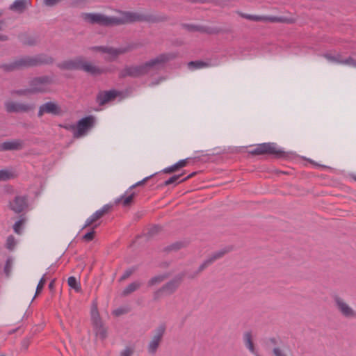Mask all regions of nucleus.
Instances as JSON below:
<instances>
[{"label":"nucleus","mask_w":356,"mask_h":356,"mask_svg":"<svg viewBox=\"0 0 356 356\" xmlns=\"http://www.w3.org/2000/svg\"><path fill=\"white\" fill-rule=\"evenodd\" d=\"M120 17H107L100 13H82L83 19L92 24L102 26L120 25L134 23L136 22H145L157 24L168 22L170 18L168 15L161 14H141L135 12H120Z\"/></svg>","instance_id":"obj_1"},{"label":"nucleus","mask_w":356,"mask_h":356,"mask_svg":"<svg viewBox=\"0 0 356 356\" xmlns=\"http://www.w3.org/2000/svg\"><path fill=\"white\" fill-rule=\"evenodd\" d=\"M54 58L46 54H39L33 56L17 58L7 63L0 64V69L5 72H12L24 68L33 67L43 65H51Z\"/></svg>","instance_id":"obj_2"},{"label":"nucleus","mask_w":356,"mask_h":356,"mask_svg":"<svg viewBox=\"0 0 356 356\" xmlns=\"http://www.w3.org/2000/svg\"><path fill=\"white\" fill-rule=\"evenodd\" d=\"M177 54L172 52L160 54L156 57L142 63L145 75L152 71H159L163 69L167 63L174 60Z\"/></svg>","instance_id":"obj_3"},{"label":"nucleus","mask_w":356,"mask_h":356,"mask_svg":"<svg viewBox=\"0 0 356 356\" xmlns=\"http://www.w3.org/2000/svg\"><path fill=\"white\" fill-rule=\"evenodd\" d=\"M252 155H273L275 158L280 159L286 156V152L278 149L274 143H264L259 144L255 148L249 151Z\"/></svg>","instance_id":"obj_4"},{"label":"nucleus","mask_w":356,"mask_h":356,"mask_svg":"<svg viewBox=\"0 0 356 356\" xmlns=\"http://www.w3.org/2000/svg\"><path fill=\"white\" fill-rule=\"evenodd\" d=\"M95 121V118L93 115H88L79 120L76 126L72 124L69 127L66 126L65 128L73 131L74 138H80L94 127Z\"/></svg>","instance_id":"obj_5"},{"label":"nucleus","mask_w":356,"mask_h":356,"mask_svg":"<svg viewBox=\"0 0 356 356\" xmlns=\"http://www.w3.org/2000/svg\"><path fill=\"white\" fill-rule=\"evenodd\" d=\"M332 298L335 308L343 317L348 319H356V311L343 298L334 295Z\"/></svg>","instance_id":"obj_6"},{"label":"nucleus","mask_w":356,"mask_h":356,"mask_svg":"<svg viewBox=\"0 0 356 356\" xmlns=\"http://www.w3.org/2000/svg\"><path fill=\"white\" fill-rule=\"evenodd\" d=\"M166 327L165 324L159 325L155 330V334L152 338L147 346V351L151 355H154L162 341Z\"/></svg>","instance_id":"obj_7"},{"label":"nucleus","mask_w":356,"mask_h":356,"mask_svg":"<svg viewBox=\"0 0 356 356\" xmlns=\"http://www.w3.org/2000/svg\"><path fill=\"white\" fill-rule=\"evenodd\" d=\"M91 317L96 335L102 340L106 339L107 337V329L103 324L97 307H95L92 309Z\"/></svg>","instance_id":"obj_8"},{"label":"nucleus","mask_w":356,"mask_h":356,"mask_svg":"<svg viewBox=\"0 0 356 356\" xmlns=\"http://www.w3.org/2000/svg\"><path fill=\"white\" fill-rule=\"evenodd\" d=\"M56 83L54 76L44 75L31 78L29 84L31 89H41L53 86Z\"/></svg>","instance_id":"obj_9"},{"label":"nucleus","mask_w":356,"mask_h":356,"mask_svg":"<svg viewBox=\"0 0 356 356\" xmlns=\"http://www.w3.org/2000/svg\"><path fill=\"white\" fill-rule=\"evenodd\" d=\"M8 207L15 213H22L27 211L28 198L26 195H16L8 204Z\"/></svg>","instance_id":"obj_10"},{"label":"nucleus","mask_w":356,"mask_h":356,"mask_svg":"<svg viewBox=\"0 0 356 356\" xmlns=\"http://www.w3.org/2000/svg\"><path fill=\"white\" fill-rule=\"evenodd\" d=\"M236 13L239 15L241 17L245 19L254 21V22H261V21H268L270 22H283V23H293V19L285 18V17H266V16H259V15H252L243 13L240 11H237Z\"/></svg>","instance_id":"obj_11"},{"label":"nucleus","mask_w":356,"mask_h":356,"mask_svg":"<svg viewBox=\"0 0 356 356\" xmlns=\"http://www.w3.org/2000/svg\"><path fill=\"white\" fill-rule=\"evenodd\" d=\"M145 76L142 64L138 65H126L119 72L120 79H124L127 76L138 78Z\"/></svg>","instance_id":"obj_12"},{"label":"nucleus","mask_w":356,"mask_h":356,"mask_svg":"<svg viewBox=\"0 0 356 356\" xmlns=\"http://www.w3.org/2000/svg\"><path fill=\"white\" fill-rule=\"evenodd\" d=\"M83 56H77L73 59L64 60L57 65L62 70H81L83 64Z\"/></svg>","instance_id":"obj_13"},{"label":"nucleus","mask_w":356,"mask_h":356,"mask_svg":"<svg viewBox=\"0 0 356 356\" xmlns=\"http://www.w3.org/2000/svg\"><path fill=\"white\" fill-rule=\"evenodd\" d=\"M142 46L143 44L141 43H131L126 47H120L117 49L109 47L106 54L111 55L113 58H116L121 54H124L127 52L131 51Z\"/></svg>","instance_id":"obj_14"},{"label":"nucleus","mask_w":356,"mask_h":356,"mask_svg":"<svg viewBox=\"0 0 356 356\" xmlns=\"http://www.w3.org/2000/svg\"><path fill=\"white\" fill-rule=\"evenodd\" d=\"M181 26L183 29L190 32L197 31L200 33H206L208 34H218L221 31L220 29L217 28H210L204 26H199L185 23L181 24Z\"/></svg>","instance_id":"obj_15"},{"label":"nucleus","mask_w":356,"mask_h":356,"mask_svg":"<svg viewBox=\"0 0 356 356\" xmlns=\"http://www.w3.org/2000/svg\"><path fill=\"white\" fill-rule=\"evenodd\" d=\"M81 70L92 76L101 75L106 72L104 69L100 68L93 63L86 60L83 57Z\"/></svg>","instance_id":"obj_16"},{"label":"nucleus","mask_w":356,"mask_h":356,"mask_svg":"<svg viewBox=\"0 0 356 356\" xmlns=\"http://www.w3.org/2000/svg\"><path fill=\"white\" fill-rule=\"evenodd\" d=\"M183 279V275H178L161 286L164 293L171 295L176 291Z\"/></svg>","instance_id":"obj_17"},{"label":"nucleus","mask_w":356,"mask_h":356,"mask_svg":"<svg viewBox=\"0 0 356 356\" xmlns=\"http://www.w3.org/2000/svg\"><path fill=\"white\" fill-rule=\"evenodd\" d=\"M5 107L8 113L27 112L32 108L31 106L28 104H20L14 102H5Z\"/></svg>","instance_id":"obj_18"},{"label":"nucleus","mask_w":356,"mask_h":356,"mask_svg":"<svg viewBox=\"0 0 356 356\" xmlns=\"http://www.w3.org/2000/svg\"><path fill=\"white\" fill-rule=\"evenodd\" d=\"M60 109L58 105L54 102H49L42 104L38 113V117H41L44 113H51L53 115H59Z\"/></svg>","instance_id":"obj_19"},{"label":"nucleus","mask_w":356,"mask_h":356,"mask_svg":"<svg viewBox=\"0 0 356 356\" xmlns=\"http://www.w3.org/2000/svg\"><path fill=\"white\" fill-rule=\"evenodd\" d=\"M120 95L118 90H108L104 92H100L97 96V102L100 106L113 100L117 96Z\"/></svg>","instance_id":"obj_20"},{"label":"nucleus","mask_w":356,"mask_h":356,"mask_svg":"<svg viewBox=\"0 0 356 356\" xmlns=\"http://www.w3.org/2000/svg\"><path fill=\"white\" fill-rule=\"evenodd\" d=\"M18 38L26 46H35L39 43V37L38 35H30L26 33H20L18 35Z\"/></svg>","instance_id":"obj_21"},{"label":"nucleus","mask_w":356,"mask_h":356,"mask_svg":"<svg viewBox=\"0 0 356 356\" xmlns=\"http://www.w3.org/2000/svg\"><path fill=\"white\" fill-rule=\"evenodd\" d=\"M23 143L20 140H8L0 144V152L21 149Z\"/></svg>","instance_id":"obj_22"},{"label":"nucleus","mask_w":356,"mask_h":356,"mask_svg":"<svg viewBox=\"0 0 356 356\" xmlns=\"http://www.w3.org/2000/svg\"><path fill=\"white\" fill-rule=\"evenodd\" d=\"M29 4H30V2L28 0H16L10 5V9L13 11L22 13L26 9Z\"/></svg>","instance_id":"obj_23"},{"label":"nucleus","mask_w":356,"mask_h":356,"mask_svg":"<svg viewBox=\"0 0 356 356\" xmlns=\"http://www.w3.org/2000/svg\"><path fill=\"white\" fill-rule=\"evenodd\" d=\"M210 66L211 63L200 60L190 61L187 63V67L190 70L209 67Z\"/></svg>","instance_id":"obj_24"},{"label":"nucleus","mask_w":356,"mask_h":356,"mask_svg":"<svg viewBox=\"0 0 356 356\" xmlns=\"http://www.w3.org/2000/svg\"><path fill=\"white\" fill-rule=\"evenodd\" d=\"M104 216V215L102 213V211L97 210L86 220L85 225L82 227V229L92 225L97 220L102 218Z\"/></svg>","instance_id":"obj_25"},{"label":"nucleus","mask_w":356,"mask_h":356,"mask_svg":"<svg viewBox=\"0 0 356 356\" xmlns=\"http://www.w3.org/2000/svg\"><path fill=\"white\" fill-rule=\"evenodd\" d=\"M243 341L247 348L252 353H255V348L252 339L251 332H245L243 334Z\"/></svg>","instance_id":"obj_26"},{"label":"nucleus","mask_w":356,"mask_h":356,"mask_svg":"<svg viewBox=\"0 0 356 356\" xmlns=\"http://www.w3.org/2000/svg\"><path fill=\"white\" fill-rule=\"evenodd\" d=\"M232 248H223L222 250L213 252L209 258L213 264L215 261L222 258L225 254L230 252Z\"/></svg>","instance_id":"obj_27"},{"label":"nucleus","mask_w":356,"mask_h":356,"mask_svg":"<svg viewBox=\"0 0 356 356\" xmlns=\"http://www.w3.org/2000/svg\"><path fill=\"white\" fill-rule=\"evenodd\" d=\"M141 286L140 282H134L129 284L122 291V296H127L131 293L138 290Z\"/></svg>","instance_id":"obj_28"},{"label":"nucleus","mask_w":356,"mask_h":356,"mask_svg":"<svg viewBox=\"0 0 356 356\" xmlns=\"http://www.w3.org/2000/svg\"><path fill=\"white\" fill-rule=\"evenodd\" d=\"M168 277V275L167 274L163 275H159L156 276H154L152 277L147 282L148 286H152L156 284H159L163 282L165 280H166Z\"/></svg>","instance_id":"obj_29"},{"label":"nucleus","mask_w":356,"mask_h":356,"mask_svg":"<svg viewBox=\"0 0 356 356\" xmlns=\"http://www.w3.org/2000/svg\"><path fill=\"white\" fill-rule=\"evenodd\" d=\"M26 218L24 217V214L20 216V218L16 221L13 225L14 232L20 234L22 233V228L23 225L25 224Z\"/></svg>","instance_id":"obj_30"},{"label":"nucleus","mask_w":356,"mask_h":356,"mask_svg":"<svg viewBox=\"0 0 356 356\" xmlns=\"http://www.w3.org/2000/svg\"><path fill=\"white\" fill-rule=\"evenodd\" d=\"M212 264V262L209 259V258H207L205 259L202 264L198 267L197 271L193 275H191L189 277L193 279L197 276L201 272H202L204 269H206L208 266Z\"/></svg>","instance_id":"obj_31"},{"label":"nucleus","mask_w":356,"mask_h":356,"mask_svg":"<svg viewBox=\"0 0 356 356\" xmlns=\"http://www.w3.org/2000/svg\"><path fill=\"white\" fill-rule=\"evenodd\" d=\"M135 195H136V193L132 192L131 194H129L128 196H127L125 197H124V195H122L121 197L117 199L115 202L119 203L122 200L123 206L127 207L131 203Z\"/></svg>","instance_id":"obj_32"},{"label":"nucleus","mask_w":356,"mask_h":356,"mask_svg":"<svg viewBox=\"0 0 356 356\" xmlns=\"http://www.w3.org/2000/svg\"><path fill=\"white\" fill-rule=\"evenodd\" d=\"M68 285L76 292H79L81 290L80 283L77 281L75 277L71 276L67 280Z\"/></svg>","instance_id":"obj_33"},{"label":"nucleus","mask_w":356,"mask_h":356,"mask_svg":"<svg viewBox=\"0 0 356 356\" xmlns=\"http://www.w3.org/2000/svg\"><path fill=\"white\" fill-rule=\"evenodd\" d=\"M184 246V243L183 242H175L172 243L164 248L165 252H171V251H177L182 248Z\"/></svg>","instance_id":"obj_34"},{"label":"nucleus","mask_w":356,"mask_h":356,"mask_svg":"<svg viewBox=\"0 0 356 356\" xmlns=\"http://www.w3.org/2000/svg\"><path fill=\"white\" fill-rule=\"evenodd\" d=\"M230 2V0H206V3H211L222 8L229 6Z\"/></svg>","instance_id":"obj_35"},{"label":"nucleus","mask_w":356,"mask_h":356,"mask_svg":"<svg viewBox=\"0 0 356 356\" xmlns=\"http://www.w3.org/2000/svg\"><path fill=\"white\" fill-rule=\"evenodd\" d=\"M98 225H99V224L93 225L91 231L88 232V233H86V234H84L83 236V240H84L86 241H92L95 237V229L97 228L98 227Z\"/></svg>","instance_id":"obj_36"},{"label":"nucleus","mask_w":356,"mask_h":356,"mask_svg":"<svg viewBox=\"0 0 356 356\" xmlns=\"http://www.w3.org/2000/svg\"><path fill=\"white\" fill-rule=\"evenodd\" d=\"M14 177L12 172L7 170H0V181H7Z\"/></svg>","instance_id":"obj_37"},{"label":"nucleus","mask_w":356,"mask_h":356,"mask_svg":"<svg viewBox=\"0 0 356 356\" xmlns=\"http://www.w3.org/2000/svg\"><path fill=\"white\" fill-rule=\"evenodd\" d=\"M45 275L46 274H44L42 278L40 280L38 284V286L36 287V291H35V296L32 300V301L34 300V298L42 291L45 283H46V279H45Z\"/></svg>","instance_id":"obj_38"},{"label":"nucleus","mask_w":356,"mask_h":356,"mask_svg":"<svg viewBox=\"0 0 356 356\" xmlns=\"http://www.w3.org/2000/svg\"><path fill=\"white\" fill-rule=\"evenodd\" d=\"M161 227L160 226L154 225L148 229L147 235L148 237H153L157 234H159L161 232Z\"/></svg>","instance_id":"obj_39"},{"label":"nucleus","mask_w":356,"mask_h":356,"mask_svg":"<svg viewBox=\"0 0 356 356\" xmlns=\"http://www.w3.org/2000/svg\"><path fill=\"white\" fill-rule=\"evenodd\" d=\"M16 242L15 238L13 235L9 236L6 240V248L9 250H13L15 246Z\"/></svg>","instance_id":"obj_40"},{"label":"nucleus","mask_w":356,"mask_h":356,"mask_svg":"<svg viewBox=\"0 0 356 356\" xmlns=\"http://www.w3.org/2000/svg\"><path fill=\"white\" fill-rule=\"evenodd\" d=\"M137 268H138L136 266H133L130 268L127 269L123 273V275L121 276L120 280H124L129 277L137 270Z\"/></svg>","instance_id":"obj_41"},{"label":"nucleus","mask_w":356,"mask_h":356,"mask_svg":"<svg viewBox=\"0 0 356 356\" xmlns=\"http://www.w3.org/2000/svg\"><path fill=\"white\" fill-rule=\"evenodd\" d=\"M154 175H149L145 178H144L143 180L138 181L137 183L134 184V185L131 186L128 191H126V194L128 193L129 191L132 190L133 188L143 185L145 183H146L150 178H152Z\"/></svg>","instance_id":"obj_42"},{"label":"nucleus","mask_w":356,"mask_h":356,"mask_svg":"<svg viewBox=\"0 0 356 356\" xmlns=\"http://www.w3.org/2000/svg\"><path fill=\"white\" fill-rule=\"evenodd\" d=\"M181 175H182V174L177 175H173L172 177H170L168 179L165 181L163 182V184H162L161 186H168V185L172 184L175 183L180 178V177Z\"/></svg>","instance_id":"obj_43"},{"label":"nucleus","mask_w":356,"mask_h":356,"mask_svg":"<svg viewBox=\"0 0 356 356\" xmlns=\"http://www.w3.org/2000/svg\"><path fill=\"white\" fill-rule=\"evenodd\" d=\"M324 57L327 59L329 61L340 63L341 59L339 58V56H333L330 54H326L324 55Z\"/></svg>","instance_id":"obj_44"},{"label":"nucleus","mask_w":356,"mask_h":356,"mask_svg":"<svg viewBox=\"0 0 356 356\" xmlns=\"http://www.w3.org/2000/svg\"><path fill=\"white\" fill-rule=\"evenodd\" d=\"M177 170H178V169H177V168L176 164H174V165H171V166H170V167H168V168H166L163 169V172L164 173L170 174V173H172V172H174L177 171Z\"/></svg>","instance_id":"obj_45"},{"label":"nucleus","mask_w":356,"mask_h":356,"mask_svg":"<svg viewBox=\"0 0 356 356\" xmlns=\"http://www.w3.org/2000/svg\"><path fill=\"white\" fill-rule=\"evenodd\" d=\"M273 353L275 356H286V355L280 348L277 347L273 348Z\"/></svg>","instance_id":"obj_46"},{"label":"nucleus","mask_w":356,"mask_h":356,"mask_svg":"<svg viewBox=\"0 0 356 356\" xmlns=\"http://www.w3.org/2000/svg\"><path fill=\"white\" fill-rule=\"evenodd\" d=\"M164 293L163 290L161 289V287L159 288L158 290H156L155 292H154V300H158L161 296V294Z\"/></svg>","instance_id":"obj_47"},{"label":"nucleus","mask_w":356,"mask_h":356,"mask_svg":"<svg viewBox=\"0 0 356 356\" xmlns=\"http://www.w3.org/2000/svg\"><path fill=\"white\" fill-rule=\"evenodd\" d=\"M188 159H183L179 161L177 163H176V165L177 169L179 170L181 168L185 167L187 165Z\"/></svg>","instance_id":"obj_48"},{"label":"nucleus","mask_w":356,"mask_h":356,"mask_svg":"<svg viewBox=\"0 0 356 356\" xmlns=\"http://www.w3.org/2000/svg\"><path fill=\"white\" fill-rule=\"evenodd\" d=\"M133 354V350L130 348H126L124 350H122L120 353V356H131Z\"/></svg>","instance_id":"obj_49"},{"label":"nucleus","mask_w":356,"mask_h":356,"mask_svg":"<svg viewBox=\"0 0 356 356\" xmlns=\"http://www.w3.org/2000/svg\"><path fill=\"white\" fill-rule=\"evenodd\" d=\"M355 59H354L353 58H352L351 56H349L347 58L344 59V60H341V62L340 63L341 64H344V65H351L353 62L355 60Z\"/></svg>","instance_id":"obj_50"},{"label":"nucleus","mask_w":356,"mask_h":356,"mask_svg":"<svg viewBox=\"0 0 356 356\" xmlns=\"http://www.w3.org/2000/svg\"><path fill=\"white\" fill-rule=\"evenodd\" d=\"M127 312V311L124 309H122V308H118L115 310L113 311V314L115 316H119L120 315H122L124 314H125Z\"/></svg>","instance_id":"obj_51"},{"label":"nucleus","mask_w":356,"mask_h":356,"mask_svg":"<svg viewBox=\"0 0 356 356\" xmlns=\"http://www.w3.org/2000/svg\"><path fill=\"white\" fill-rule=\"evenodd\" d=\"M112 208V205L111 204H105L104 206H103V207L102 209H100L99 210L101 211H102V213L104 215H105L106 213H107L110 209Z\"/></svg>","instance_id":"obj_52"},{"label":"nucleus","mask_w":356,"mask_h":356,"mask_svg":"<svg viewBox=\"0 0 356 356\" xmlns=\"http://www.w3.org/2000/svg\"><path fill=\"white\" fill-rule=\"evenodd\" d=\"M165 77H159L157 79H156L155 81H154L152 82V86H156L161 82H165Z\"/></svg>","instance_id":"obj_53"},{"label":"nucleus","mask_w":356,"mask_h":356,"mask_svg":"<svg viewBox=\"0 0 356 356\" xmlns=\"http://www.w3.org/2000/svg\"><path fill=\"white\" fill-rule=\"evenodd\" d=\"M22 346L24 349H27L29 346V339H24L22 342Z\"/></svg>","instance_id":"obj_54"},{"label":"nucleus","mask_w":356,"mask_h":356,"mask_svg":"<svg viewBox=\"0 0 356 356\" xmlns=\"http://www.w3.org/2000/svg\"><path fill=\"white\" fill-rule=\"evenodd\" d=\"M108 47H103V46H99L98 47V51H101L102 53H107V50L108 49Z\"/></svg>","instance_id":"obj_55"},{"label":"nucleus","mask_w":356,"mask_h":356,"mask_svg":"<svg viewBox=\"0 0 356 356\" xmlns=\"http://www.w3.org/2000/svg\"><path fill=\"white\" fill-rule=\"evenodd\" d=\"M196 173H197L196 172H192L191 174H190L189 175H188L187 177L184 178L183 179H181L179 182H184V181L188 180V179L193 177L195 175H196Z\"/></svg>","instance_id":"obj_56"},{"label":"nucleus","mask_w":356,"mask_h":356,"mask_svg":"<svg viewBox=\"0 0 356 356\" xmlns=\"http://www.w3.org/2000/svg\"><path fill=\"white\" fill-rule=\"evenodd\" d=\"M54 284H55V280H53L50 282V283L49 284V289L50 290H52L54 289Z\"/></svg>","instance_id":"obj_57"},{"label":"nucleus","mask_w":356,"mask_h":356,"mask_svg":"<svg viewBox=\"0 0 356 356\" xmlns=\"http://www.w3.org/2000/svg\"><path fill=\"white\" fill-rule=\"evenodd\" d=\"M8 40V37L6 35H2L0 33V41H6Z\"/></svg>","instance_id":"obj_58"},{"label":"nucleus","mask_w":356,"mask_h":356,"mask_svg":"<svg viewBox=\"0 0 356 356\" xmlns=\"http://www.w3.org/2000/svg\"><path fill=\"white\" fill-rule=\"evenodd\" d=\"M269 341L273 344V345H276L277 343V341L276 339V338L275 337H271L269 339Z\"/></svg>","instance_id":"obj_59"},{"label":"nucleus","mask_w":356,"mask_h":356,"mask_svg":"<svg viewBox=\"0 0 356 356\" xmlns=\"http://www.w3.org/2000/svg\"><path fill=\"white\" fill-rule=\"evenodd\" d=\"M5 272L8 275L9 273V266H8V264L7 263L6 266H5Z\"/></svg>","instance_id":"obj_60"},{"label":"nucleus","mask_w":356,"mask_h":356,"mask_svg":"<svg viewBox=\"0 0 356 356\" xmlns=\"http://www.w3.org/2000/svg\"><path fill=\"white\" fill-rule=\"evenodd\" d=\"M26 90H17V93L19 95H23L25 94Z\"/></svg>","instance_id":"obj_61"},{"label":"nucleus","mask_w":356,"mask_h":356,"mask_svg":"<svg viewBox=\"0 0 356 356\" xmlns=\"http://www.w3.org/2000/svg\"><path fill=\"white\" fill-rule=\"evenodd\" d=\"M351 66L356 67V60L353 62Z\"/></svg>","instance_id":"obj_62"},{"label":"nucleus","mask_w":356,"mask_h":356,"mask_svg":"<svg viewBox=\"0 0 356 356\" xmlns=\"http://www.w3.org/2000/svg\"><path fill=\"white\" fill-rule=\"evenodd\" d=\"M3 24H4V23H3V21H0V30H1V29H2V26H3Z\"/></svg>","instance_id":"obj_63"},{"label":"nucleus","mask_w":356,"mask_h":356,"mask_svg":"<svg viewBox=\"0 0 356 356\" xmlns=\"http://www.w3.org/2000/svg\"><path fill=\"white\" fill-rule=\"evenodd\" d=\"M93 50L98 51V47H92Z\"/></svg>","instance_id":"obj_64"}]
</instances>
